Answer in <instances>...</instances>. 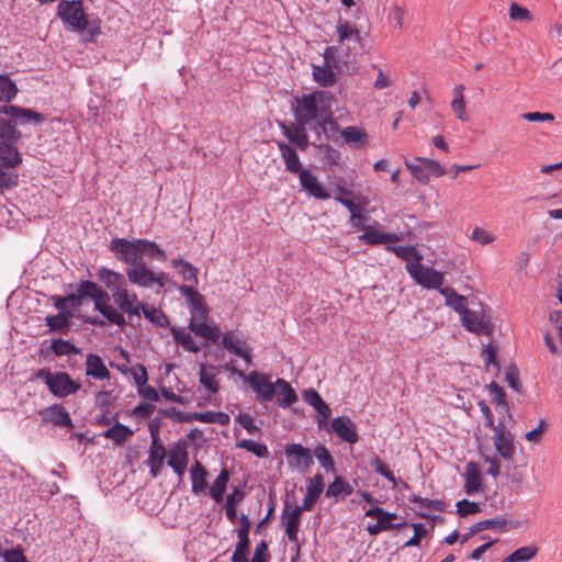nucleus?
Returning a JSON list of instances; mask_svg holds the SVG:
<instances>
[{
    "mask_svg": "<svg viewBox=\"0 0 562 562\" xmlns=\"http://www.w3.org/2000/svg\"><path fill=\"white\" fill-rule=\"evenodd\" d=\"M295 105L292 103V111L295 121H302L312 125L322 121L323 116H329V110L333 109L336 99L334 94L326 90L314 91L308 94H302L294 98Z\"/></svg>",
    "mask_w": 562,
    "mask_h": 562,
    "instance_id": "f257e3e1",
    "label": "nucleus"
},
{
    "mask_svg": "<svg viewBox=\"0 0 562 562\" xmlns=\"http://www.w3.org/2000/svg\"><path fill=\"white\" fill-rule=\"evenodd\" d=\"M34 376L44 381L49 392L58 398H65L81 389V384L65 371L52 372L49 369L43 368L38 369Z\"/></svg>",
    "mask_w": 562,
    "mask_h": 562,
    "instance_id": "f03ea898",
    "label": "nucleus"
},
{
    "mask_svg": "<svg viewBox=\"0 0 562 562\" xmlns=\"http://www.w3.org/2000/svg\"><path fill=\"white\" fill-rule=\"evenodd\" d=\"M226 369L247 381L251 389L256 392L257 400L259 402L267 403L272 401L274 397L277 393L276 382L272 383L268 374L260 373L258 371H251L246 375L243 371H239L236 367L231 364H227Z\"/></svg>",
    "mask_w": 562,
    "mask_h": 562,
    "instance_id": "7ed1b4c3",
    "label": "nucleus"
},
{
    "mask_svg": "<svg viewBox=\"0 0 562 562\" xmlns=\"http://www.w3.org/2000/svg\"><path fill=\"white\" fill-rule=\"evenodd\" d=\"M139 243H142V238L126 239L115 237L110 241V250L117 261L126 263L128 267H134L144 260Z\"/></svg>",
    "mask_w": 562,
    "mask_h": 562,
    "instance_id": "20e7f679",
    "label": "nucleus"
},
{
    "mask_svg": "<svg viewBox=\"0 0 562 562\" xmlns=\"http://www.w3.org/2000/svg\"><path fill=\"white\" fill-rule=\"evenodd\" d=\"M57 14L72 31L83 32L88 27V18L83 12L81 0H61Z\"/></svg>",
    "mask_w": 562,
    "mask_h": 562,
    "instance_id": "39448f33",
    "label": "nucleus"
},
{
    "mask_svg": "<svg viewBox=\"0 0 562 562\" xmlns=\"http://www.w3.org/2000/svg\"><path fill=\"white\" fill-rule=\"evenodd\" d=\"M366 517H374L376 518L375 524H369L366 528L370 536H376L382 531L401 529L407 526V522H397L394 524L393 520L397 518L395 513L386 512L384 508L374 506L366 510Z\"/></svg>",
    "mask_w": 562,
    "mask_h": 562,
    "instance_id": "423d86ee",
    "label": "nucleus"
},
{
    "mask_svg": "<svg viewBox=\"0 0 562 562\" xmlns=\"http://www.w3.org/2000/svg\"><path fill=\"white\" fill-rule=\"evenodd\" d=\"M406 270L418 284L439 292L442 289L445 277L440 271L424 267L420 262L406 265Z\"/></svg>",
    "mask_w": 562,
    "mask_h": 562,
    "instance_id": "0eeeda50",
    "label": "nucleus"
},
{
    "mask_svg": "<svg viewBox=\"0 0 562 562\" xmlns=\"http://www.w3.org/2000/svg\"><path fill=\"white\" fill-rule=\"evenodd\" d=\"M461 322L468 331L476 335L491 337L494 333V325L483 312L472 311L465 307L460 313Z\"/></svg>",
    "mask_w": 562,
    "mask_h": 562,
    "instance_id": "6e6552de",
    "label": "nucleus"
},
{
    "mask_svg": "<svg viewBox=\"0 0 562 562\" xmlns=\"http://www.w3.org/2000/svg\"><path fill=\"white\" fill-rule=\"evenodd\" d=\"M110 300L111 295L99 285L93 297L94 310L98 311L111 324H114L119 327H124L126 324L124 315L112 305H110Z\"/></svg>",
    "mask_w": 562,
    "mask_h": 562,
    "instance_id": "1a4fd4ad",
    "label": "nucleus"
},
{
    "mask_svg": "<svg viewBox=\"0 0 562 562\" xmlns=\"http://www.w3.org/2000/svg\"><path fill=\"white\" fill-rule=\"evenodd\" d=\"M180 294L187 300L191 318L206 321L210 310L205 303L204 296L193 285L182 284L178 288Z\"/></svg>",
    "mask_w": 562,
    "mask_h": 562,
    "instance_id": "9d476101",
    "label": "nucleus"
},
{
    "mask_svg": "<svg viewBox=\"0 0 562 562\" xmlns=\"http://www.w3.org/2000/svg\"><path fill=\"white\" fill-rule=\"evenodd\" d=\"M284 454L291 468L306 470L314 463L311 449L303 447L301 443L285 446Z\"/></svg>",
    "mask_w": 562,
    "mask_h": 562,
    "instance_id": "9b49d317",
    "label": "nucleus"
},
{
    "mask_svg": "<svg viewBox=\"0 0 562 562\" xmlns=\"http://www.w3.org/2000/svg\"><path fill=\"white\" fill-rule=\"evenodd\" d=\"M307 125L302 121H295L291 125L284 123L280 124L282 134L294 145L297 149L305 151L310 146Z\"/></svg>",
    "mask_w": 562,
    "mask_h": 562,
    "instance_id": "f8f14e48",
    "label": "nucleus"
},
{
    "mask_svg": "<svg viewBox=\"0 0 562 562\" xmlns=\"http://www.w3.org/2000/svg\"><path fill=\"white\" fill-rule=\"evenodd\" d=\"M303 512L305 510L301 509L297 505L290 509L288 502L284 504L281 521L284 526V533L290 542H297Z\"/></svg>",
    "mask_w": 562,
    "mask_h": 562,
    "instance_id": "ddd939ff",
    "label": "nucleus"
},
{
    "mask_svg": "<svg viewBox=\"0 0 562 562\" xmlns=\"http://www.w3.org/2000/svg\"><path fill=\"white\" fill-rule=\"evenodd\" d=\"M330 428L335 435L345 442H358L359 435L355 423L348 416H338L331 419Z\"/></svg>",
    "mask_w": 562,
    "mask_h": 562,
    "instance_id": "4468645a",
    "label": "nucleus"
},
{
    "mask_svg": "<svg viewBox=\"0 0 562 562\" xmlns=\"http://www.w3.org/2000/svg\"><path fill=\"white\" fill-rule=\"evenodd\" d=\"M127 280L139 288L151 289L155 285L154 271L143 260L126 269Z\"/></svg>",
    "mask_w": 562,
    "mask_h": 562,
    "instance_id": "2eb2a0df",
    "label": "nucleus"
},
{
    "mask_svg": "<svg viewBox=\"0 0 562 562\" xmlns=\"http://www.w3.org/2000/svg\"><path fill=\"white\" fill-rule=\"evenodd\" d=\"M114 303L121 310L120 313L127 314L130 317L137 316L140 317V311L144 307V303L138 301V297L135 293L130 294L127 289L120 291L117 293H113Z\"/></svg>",
    "mask_w": 562,
    "mask_h": 562,
    "instance_id": "dca6fc26",
    "label": "nucleus"
},
{
    "mask_svg": "<svg viewBox=\"0 0 562 562\" xmlns=\"http://www.w3.org/2000/svg\"><path fill=\"white\" fill-rule=\"evenodd\" d=\"M171 411L180 422L199 420L206 424H218L221 426H226L231 420L229 415L223 412L209 411L204 413L183 414L181 412H176L175 408H171Z\"/></svg>",
    "mask_w": 562,
    "mask_h": 562,
    "instance_id": "f3484780",
    "label": "nucleus"
},
{
    "mask_svg": "<svg viewBox=\"0 0 562 562\" xmlns=\"http://www.w3.org/2000/svg\"><path fill=\"white\" fill-rule=\"evenodd\" d=\"M97 278L111 291V294L123 291L127 288V281L123 273L101 267L97 271Z\"/></svg>",
    "mask_w": 562,
    "mask_h": 562,
    "instance_id": "a211bd4d",
    "label": "nucleus"
},
{
    "mask_svg": "<svg viewBox=\"0 0 562 562\" xmlns=\"http://www.w3.org/2000/svg\"><path fill=\"white\" fill-rule=\"evenodd\" d=\"M494 445L497 452L504 459H512L515 453L514 438L512 434L506 429L503 423H499L495 429Z\"/></svg>",
    "mask_w": 562,
    "mask_h": 562,
    "instance_id": "6ab92c4d",
    "label": "nucleus"
},
{
    "mask_svg": "<svg viewBox=\"0 0 562 562\" xmlns=\"http://www.w3.org/2000/svg\"><path fill=\"white\" fill-rule=\"evenodd\" d=\"M41 416L44 422H49L55 426L66 427L68 429L74 428L70 415L61 404L50 405L41 412Z\"/></svg>",
    "mask_w": 562,
    "mask_h": 562,
    "instance_id": "aec40b11",
    "label": "nucleus"
},
{
    "mask_svg": "<svg viewBox=\"0 0 562 562\" xmlns=\"http://www.w3.org/2000/svg\"><path fill=\"white\" fill-rule=\"evenodd\" d=\"M324 486V477L321 473H316L313 477H311L306 486V494L303 503L299 505L301 509L311 512L322 495Z\"/></svg>",
    "mask_w": 562,
    "mask_h": 562,
    "instance_id": "412c9836",
    "label": "nucleus"
},
{
    "mask_svg": "<svg viewBox=\"0 0 562 562\" xmlns=\"http://www.w3.org/2000/svg\"><path fill=\"white\" fill-rule=\"evenodd\" d=\"M0 112L12 117L15 123L24 124L26 122L42 123L45 117L42 113L31 109H24L16 105H3Z\"/></svg>",
    "mask_w": 562,
    "mask_h": 562,
    "instance_id": "4be33fe9",
    "label": "nucleus"
},
{
    "mask_svg": "<svg viewBox=\"0 0 562 562\" xmlns=\"http://www.w3.org/2000/svg\"><path fill=\"white\" fill-rule=\"evenodd\" d=\"M302 188L311 195L319 200L329 199L330 195L323 184L317 180V177L308 169L303 170L299 175Z\"/></svg>",
    "mask_w": 562,
    "mask_h": 562,
    "instance_id": "5701e85b",
    "label": "nucleus"
},
{
    "mask_svg": "<svg viewBox=\"0 0 562 562\" xmlns=\"http://www.w3.org/2000/svg\"><path fill=\"white\" fill-rule=\"evenodd\" d=\"M86 375L98 381L110 380L111 372L102 358L97 353H88L86 357Z\"/></svg>",
    "mask_w": 562,
    "mask_h": 562,
    "instance_id": "b1692460",
    "label": "nucleus"
},
{
    "mask_svg": "<svg viewBox=\"0 0 562 562\" xmlns=\"http://www.w3.org/2000/svg\"><path fill=\"white\" fill-rule=\"evenodd\" d=\"M277 145L280 150L282 160L285 165V169L289 172H291L293 175H299L300 172L305 170V168H303V166H302V162L296 153V149L293 146H291L282 140L278 142Z\"/></svg>",
    "mask_w": 562,
    "mask_h": 562,
    "instance_id": "393cba45",
    "label": "nucleus"
},
{
    "mask_svg": "<svg viewBox=\"0 0 562 562\" xmlns=\"http://www.w3.org/2000/svg\"><path fill=\"white\" fill-rule=\"evenodd\" d=\"M276 386L277 393L274 396L277 397L276 403L278 406L288 408L297 402V394L288 381L279 378L276 381Z\"/></svg>",
    "mask_w": 562,
    "mask_h": 562,
    "instance_id": "a878e982",
    "label": "nucleus"
},
{
    "mask_svg": "<svg viewBox=\"0 0 562 562\" xmlns=\"http://www.w3.org/2000/svg\"><path fill=\"white\" fill-rule=\"evenodd\" d=\"M518 525H519L518 522H514L506 518L496 517V518L485 519V520L474 524L471 527V533H477L480 531L487 530V529L506 531L509 529L517 528Z\"/></svg>",
    "mask_w": 562,
    "mask_h": 562,
    "instance_id": "bb28decb",
    "label": "nucleus"
},
{
    "mask_svg": "<svg viewBox=\"0 0 562 562\" xmlns=\"http://www.w3.org/2000/svg\"><path fill=\"white\" fill-rule=\"evenodd\" d=\"M189 329L196 336L203 337L211 342H217L220 339V331L216 325H209L206 321L200 318H191Z\"/></svg>",
    "mask_w": 562,
    "mask_h": 562,
    "instance_id": "cd10ccee",
    "label": "nucleus"
},
{
    "mask_svg": "<svg viewBox=\"0 0 562 562\" xmlns=\"http://www.w3.org/2000/svg\"><path fill=\"white\" fill-rule=\"evenodd\" d=\"M217 368L213 364H200V383L210 393L215 394L220 391V381L216 379Z\"/></svg>",
    "mask_w": 562,
    "mask_h": 562,
    "instance_id": "c85d7f7f",
    "label": "nucleus"
},
{
    "mask_svg": "<svg viewBox=\"0 0 562 562\" xmlns=\"http://www.w3.org/2000/svg\"><path fill=\"white\" fill-rule=\"evenodd\" d=\"M167 463L178 475H182L186 472L188 451L184 442L181 446L177 445L175 449L170 450Z\"/></svg>",
    "mask_w": 562,
    "mask_h": 562,
    "instance_id": "c756f323",
    "label": "nucleus"
},
{
    "mask_svg": "<svg viewBox=\"0 0 562 562\" xmlns=\"http://www.w3.org/2000/svg\"><path fill=\"white\" fill-rule=\"evenodd\" d=\"M350 196H352V192L349 190H341V194L336 196L335 200L342 204L350 213V220L357 222H353V227L358 229H364V226L360 223V221L363 218L361 214V209L358 204H356Z\"/></svg>",
    "mask_w": 562,
    "mask_h": 562,
    "instance_id": "7c9ffc66",
    "label": "nucleus"
},
{
    "mask_svg": "<svg viewBox=\"0 0 562 562\" xmlns=\"http://www.w3.org/2000/svg\"><path fill=\"white\" fill-rule=\"evenodd\" d=\"M171 266L181 276L183 281L189 282V285L196 286L199 283V270L192 263L183 259H172Z\"/></svg>",
    "mask_w": 562,
    "mask_h": 562,
    "instance_id": "2f4dec72",
    "label": "nucleus"
},
{
    "mask_svg": "<svg viewBox=\"0 0 562 562\" xmlns=\"http://www.w3.org/2000/svg\"><path fill=\"white\" fill-rule=\"evenodd\" d=\"M190 476L192 482V493L196 495L200 493H205L207 487V471L200 461L196 460L195 463L191 465Z\"/></svg>",
    "mask_w": 562,
    "mask_h": 562,
    "instance_id": "473e14b6",
    "label": "nucleus"
},
{
    "mask_svg": "<svg viewBox=\"0 0 562 562\" xmlns=\"http://www.w3.org/2000/svg\"><path fill=\"white\" fill-rule=\"evenodd\" d=\"M340 134L344 140L355 148L363 147L368 139L366 130L358 126H347Z\"/></svg>",
    "mask_w": 562,
    "mask_h": 562,
    "instance_id": "72a5a7b5",
    "label": "nucleus"
},
{
    "mask_svg": "<svg viewBox=\"0 0 562 562\" xmlns=\"http://www.w3.org/2000/svg\"><path fill=\"white\" fill-rule=\"evenodd\" d=\"M482 485L481 473L474 462H469L465 467V492L469 495L479 492Z\"/></svg>",
    "mask_w": 562,
    "mask_h": 562,
    "instance_id": "f704fd0d",
    "label": "nucleus"
},
{
    "mask_svg": "<svg viewBox=\"0 0 562 562\" xmlns=\"http://www.w3.org/2000/svg\"><path fill=\"white\" fill-rule=\"evenodd\" d=\"M353 493V486L344 480L341 476H336L328 485L325 496L326 497H341L345 498Z\"/></svg>",
    "mask_w": 562,
    "mask_h": 562,
    "instance_id": "c9c22d12",
    "label": "nucleus"
},
{
    "mask_svg": "<svg viewBox=\"0 0 562 562\" xmlns=\"http://www.w3.org/2000/svg\"><path fill=\"white\" fill-rule=\"evenodd\" d=\"M231 474L229 471L224 468L217 477L214 480L213 484L210 487V496L216 502L221 503L224 499V494L226 492L227 483L229 481Z\"/></svg>",
    "mask_w": 562,
    "mask_h": 562,
    "instance_id": "e433bc0d",
    "label": "nucleus"
},
{
    "mask_svg": "<svg viewBox=\"0 0 562 562\" xmlns=\"http://www.w3.org/2000/svg\"><path fill=\"white\" fill-rule=\"evenodd\" d=\"M21 156L18 149L12 145L0 142V162L7 168H13L21 162Z\"/></svg>",
    "mask_w": 562,
    "mask_h": 562,
    "instance_id": "4c0bfd02",
    "label": "nucleus"
},
{
    "mask_svg": "<svg viewBox=\"0 0 562 562\" xmlns=\"http://www.w3.org/2000/svg\"><path fill=\"white\" fill-rule=\"evenodd\" d=\"M387 250L393 251L398 258L406 261V265L420 262L423 259L417 249L411 245L387 246Z\"/></svg>",
    "mask_w": 562,
    "mask_h": 562,
    "instance_id": "58836bf2",
    "label": "nucleus"
},
{
    "mask_svg": "<svg viewBox=\"0 0 562 562\" xmlns=\"http://www.w3.org/2000/svg\"><path fill=\"white\" fill-rule=\"evenodd\" d=\"M171 334L173 340L180 345L184 350L196 353L201 350L200 346L195 344L192 336L186 331L184 328L172 327Z\"/></svg>",
    "mask_w": 562,
    "mask_h": 562,
    "instance_id": "ea45409f",
    "label": "nucleus"
},
{
    "mask_svg": "<svg viewBox=\"0 0 562 562\" xmlns=\"http://www.w3.org/2000/svg\"><path fill=\"white\" fill-rule=\"evenodd\" d=\"M71 317L72 313L70 311L59 312L57 315L47 316L45 318V324L52 330H60L66 334L69 329Z\"/></svg>",
    "mask_w": 562,
    "mask_h": 562,
    "instance_id": "a19ab883",
    "label": "nucleus"
},
{
    "mask_svg": "<svg viewBox=\"0 0 562 562\" xmlns=\"http://www.w3.org/2000/svg\"><path fill=\"white\" fill-rule=\"evenodd\" d=\"M440 294L445 296L447 305L452 307L457 313L460 314L467 307V299L457 293L453 288L445 286L440 289Z\"/></svg>",
    "mask_w": 562,
    "mask_h": 562,
    "instance_id": "79ce46f5",
    "label": "nucleus"
},
{
    "mask_svg": "<svg viewBox=\"0 0 562 562\" xmlns=\"http://www.w3.org/2000/svg\"><path fill=\"white\" fill-rule=\"evenodd\" d=\"M132 435L133 431L120 422H116L112 427L103 432L105 438L112 439L116 445L124 443Z\"/></svg>",
    "mask_w": 562,
    "mask_h": 562,
    "instance_id": "37998d69",
    "label": "nucleus"
},
{
    "mask_svg": "<svg viewBox=\"0 0 562 562\" xmlns=\"http://www.w3.org/2000/svg\"><path fill=\"white\" fill-rule=\"evenodd\" d=\"M313 77L322 87H330L336 81V75L328 65L313 66Z\"/></svg>",
    "mask_w": 562,
    "mask_h": 562,
    "instance_id": "c03bdc74",
    "label": "nucleus"
},
{
    "mask_svg": "<svg viewBox=\"0 0 562 562\" xmlns=\"http://www.w3.org/2000/svg\"><path fill=\"white\" fill-rule=\"evenodd\" d=\"M50 349L58 357L81 353V349L79 347L75 346L69 340H64L61 338L52 340Z\"/></svg>",
    "mask_w": 562,
    "mask_h": 562,
    "instance_id": "a18cd8bd",
    "label": "nucleus"
},
{
    "mask_svg": "<svg viewBox=\"0 0 562 562\" xmlns=\"http://www.w3.org/2000/svg\"><path fill=\"white\" fill-rule=\"evenodd\" d=\"M360 239L368 245H379L385 244L387 241H395L397 240V236L395 234H389L378 231H366L364 234L360 236Z\"/></svg>",
    "mask_w": 562,
    "mask_h": 562,
    "instance_id": "49530a36",
    "label": "nucleus"
},
{
    "mask_svg": "<svg viewBox=\"0 0 562 562\" xmlns=\"http://www.w3.org/2000/svg\"><path fill=\"white\" fill-rule=\"evenodd\" d=\"M312 128L317 132V134L324 132L327 134V137L330 138L333 134L339 132V125L334 119L333 109L329 110V116H323L322 121L317 124H314Z\"/></svg>",
    "mask_w": 562,
    "mask_h": 562,
    "instance_id": "de8ad7c7",
    "label": "nucleus"
},
{
    "mask_svg": "<svg viewBox=\"0 0 562 562\" xmlns=\"http://www.w3.org/2000/svg\"><path fill=\"white\" fill-rule=\"evenodd\" d=\"M537 552L536 547H520L501 562H528L536 557Z\"/></svg>",
    "mask_w": 562,
    "mask_h": 562,
    "instance_id": "09e8293b",
    "label": "nucleus"
},
{
    "mask_svg": "<svg viewBox=\"0 0 562 562\" xmlns=\"http://www.w3.org/2000/svg\"><path fill=\"white\" fill-rule=\"evenodd\" d=\"M140 244V250H142V258L146 255L149 258H155L160 261H164L167 259L166 251L160 248V246L151 240L143 239Z\"/></svg>",
    "mask_w": 562,
    "mask_h": 562,
    "instance_id": "8fccbe9b",
    "label": "nucleus"
},
{
    "mask_svg": "<svg viewBox=\"0 0 562 562\" xmlns=\"http://www.w3.org/2000/svg\"><path fill=\"white\" fill-rule=\"evenodd\" d=\"M144 316L159 327H166L169 325L168 316L159 308L150 307L147 304L144 305L142 311Z\"/></svg>",
    "mask_w": 562,
    "mask_h": 562,
    "instance_id": "3c124183",
    "label": "nucleus"
},
{
    "mask_svg": "<svg viewBox=\"0 0 562 562\" xmlns=\"http://www.w3.org/2000/svg\"><path fill=\"white\" fill-rule=\"evenodd\" d=\"M237 448L245 449L258 458H268L269 451L265 443L256 442L251 439H243L236 442Z\"/></svg>",
    "mask_w": 562,
    "mask_h": 562,
    "instance_id": "603ef678",
    "label": "nucleus"
},
{
    "mask_svg": "<svg viewBox=\"0 0 562 562\" xmlns=\"http://www.w3.org/2000/svg\"><path fill=\"white\" fill-rule=\"evenodd\" d=\"M313 456L318 460L319 464L326 470V471H335V461L328 449L323 446L318 445L314 451Z\"/></svg>",
    "mask_w": 562,
    "mask_h": 562,
    "instance_id": "864d4df0",
    "label": "nucleus"
},
{
    "mask_svg": "<svg viewBox=\"0 0 562 562\" xmlns=\"http://www.w3.org/2000/svg\"><path fill=\"white\" fill-rule=\"evenodd\" d=\"M18 93L15 83L5 75H0V101L9 102Z\"/></svg>",
    "mask_w": 562,
    "mask_h": 562,
    "instance_id": "5fc2aeb1",
    "label": "nucleus"
},
{
    "mask_svg": "<svg viewBox=\"0 0 562 562\" xmlns=\"http://www.w3.org/2000/svg\"><path fill=\"white\" fill-rule=\"evenodd\" d=\"M21 133L15 130L11 121L0 117V139L4 143L19 140Z\"/></svg>",
    "mask_w": 562,
    "mask_h": 562,
    "instance_id": "6e6d98bb",
    "label": "nucleus"
},
{
    "mask_svg": "<svg viewBox=\"0 0 562 562\" xmlns=\"http://www.w3.org/2000/svg\"><path fill=\"white\" fill-rule=\"evenodd\" d=\"M148 453L149 456L147 463L150 468V475L153 477H156L161 471L164 460L166 457V450L160 451L159 449H154L153 451H148Z\"/></svg>",
    "mask_w": 562,
    "mask_h": 562,
    "instance_id": "4d7b16f0",
    "label": "nucleus"
},
{
    "mask_svg": "<svg viewBox=\"0 0 562 562\" xmlns=\"http://www.w3.org/2000/svg\"><path fill=\"white\" fill-rule=\"evenodd\" d=\"M370 465L373 468V470L385 477L390 483H392L393 486H396L398 481L402 482L401 479H396L393 472L383 463L381 458L379 456H374L371 460Z\"/></svg>",
    "mask_w": 562,
    "mask_h": 562,
    "instance_id": "13d9d810",
    "label": "nucleus"
},
{
    "mask_svg": "<svg viewBox=\"0 0 562 562\" xmlns=\"http://www.w3.org/2000/svg\"><path fill=\"white\" fill-rule=\"evenodd\" d=\"M370 465L373 468V470L385 477L390 483H392L393 486H396L398 481L402 482L401 479H396L393 472L383 463L381 458L379 456H374L371 460Z\"/></svg>",
    "mask_w": 562,
    "mask_h": 562,
    "instance_id": "bf43d9fd",
    "label": "nucleus"
},
{
    "mask_svg": "<svg viewBox=\"0 0 562 562\" xmlns=\"http://www.w3.org/2000/svg\"><path fill=\"white\" fill-rule=\"evenodd\" d=\"M370 465L373 468V470L385 477L390 483H392L393 486H396L398 481L402 482L401 479H396L393 472L383 463L381 458L379 456H374L371 460Z\"/></svg>",
    "mask_w": 562,
    "mask_h": 562,
    "instance_id": "052dcab7",
    "label": "nucleus"
},
{
    "mask_svg": "<svg viewBox=\"0 0 562 562\" xmlns=\"http://www.w3.org/2000/svg\"><path fill=\"white\" fill-rule=\"evenodd\" d=\"M336 32L338 36V41L342 43L346 40L353 38L358 42L360 41V33L359 31L349 25L347 22H342L341 20L338 21V24L336 26Z\"/></svg>",
    "mask_w": 562,
    "mask_h": 562,
    "instance_id": "680f3d73",
    "label": "nucleus"
},
{
    "mask_svg": "<svg viewBox=\"0 0 562 562\" xmlns=\"http://www.w3.org/2000/svg\"><path fill=\"white\" fill-rule=\"evenodd\" d=\"M222 346L231 353L235 355L236 349H243L248 346L245 340L237 338L233 333L226 331L222 335Z\"/></svg>",
    "mask_w": 562,
    "mask_h": 562,
    "instance_id": "e2e57ef3",
    "label": "nucleus"
},
{
    "mask_svg": "<svg viewBox=\"0 0 562 562\" xmlns=\"http://www.w3.org/2000/svg\"><path fill=\"white\" fill-rule=\"evenodd\" d=\"M415 160L425 166L428 175L441 177L446 173L445 167L437 160L425 157H416Z\"/></svg>",
    "mask_w": 562,
    "mask_h": 562,
    "instance_id": "0e129e2a",
    "label": "nucleus"
},
{
    "mask_svg": "<svg viewBox=\"0 0 562 562\" xmlns=\"http://www.w3.org/2000/svg\"><path fill=\"white\" fill-rule=\"evenodd\" d=\"M313 408L317 412V426L318 428H325L327 426V420L331 415V409L328 404L322 398L317 404L313 406Z\"/></svg>",
    "mask_w": 562,
    "mask_h": 562,
    "instance_id": "69168bd1",
    "label": "nucleus"
},
{
    "mask_svg": "<svg viewBox=\"0 0 562 562\" xmlns=\"http://www.w3.org/2000/svg\"><path fill=\"white\" fill-rule=\"evenodd\" d=\"M481 357L483 358L486 370H488L491 366H494L497 370L499 369V363L497 361V351L492 344H487L486 346L483 347Z\"/></svg>",
    "mask_w": 562,
    "mask_h": 562,
    "instance_id": "338daca9",
    "label": "nucleus"
},
{
    "mask_svg": "<svg viewBox=\"0 0 562 562\" xmlns=\"http://www.w3.org/2000/svg\"><path fill=\"white\" fill-rule=\"evenodd\" d=\"M19 176L14 171H4L0 167V193L10 190L18 184Z\"/></svg>",
    "mask_w": 562,
    "mask_h": 562,
    "instance_id": "774afa93",
    "label": "nucleus"
}]
</instances>
